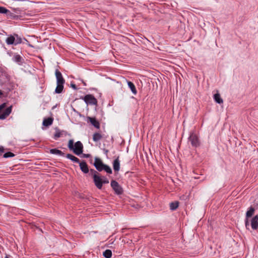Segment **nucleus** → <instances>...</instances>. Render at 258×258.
I'll list each match as a JSON object with an SVG mask.
<instances>
[{"instance_id":"26","label":"nucleus","mask_w":258,"mask_h":258,"mask_svg":"<svg viewBox=\"0 0 258 258\" xmlns=\"http://www.w3.org/2000/svg\"><path fill=\"white\" fill-rule=\"evenodd\" d=\"M103 170L106 172V173L108 174H112V171L110 166H109L107 165H105V166L103 168Z\"/></svg>"},{"instance_id":"37","label":"nucleus","mask_w":258,"mask_h":258,"mask_svg":"<svg viewBox=\"0 0 258 258\" xmlns=\"http://www.w3.org/2000/svg\"><path fill=\"white\" fill-rule=\"evenodd\" d=\"M4 152V148L3 146H0V152Z\"/></svg>"},{"instance_id":"40","label":"nucleus","mask_w":258,"mask_h":258,"mask_svg":"<svg viewBox=\"0 0 258 258\" xmlns=\"http://www.w3.org/2000/svg\"><path fill=\"white\" fill-rule=\"evenodd\" d=\"M5 258H10L7 255L5 256Z\"/></svg>"},{"instance_id":"31","label":"nucleus","mask_w":258,"mask_h":258,"mask_svg":"<svg viewBox=\"0 0 258 258\" xmlns=\"http://www.w3.org/2000/svg\"><path fill=\"white\" fill-rule=\"evenodd\" d=\"M102 185L103 184H106V183H109V180L108 179V178L106 177V176H102Z\"/></svg>"},{"instance_id":"13","label":"nucleus","mask_w":258,"mask_h":258,"mask_svg":"<svg viewBox=\"0 0 258 258\" xmlns=\"http://www.w3.org/2000/svg\"><path fill=\"white\" fill-rule=\"evenodd\" d=\"M53 120V119L52 117L44 118L42 123L43 125L45 126H48L52 124Z\"/></svg>"},{"instance_id":"3","label":"nucleus","mask_w":258,"mask_h":258,"mask_svg":"<svg viewBox=\"0 0 258 258\" xmlns=\"http://www.w3.org/2000/svg\"><path fill=\"white\" fill-rule=\"evenodd\" d=\"M82 99L87 104L96 105L97 104V100L92 94H87Z\"/></svg>"},{"instance_id":"6","label":"nucleus","mask_w":258,"mask_h":258,"mask_svg":"<svg viewBox=\"0 0 258 258\" xmlns=\"http://www.w3.org/2000/svg\"><path fill=\"white\" fill-rule=\"evenodd\" d=\"M105 165V164L103 163L102 161L100 158L95 157L94 166L97 171L99 172L103 171Z\"/></svg>"},{"instance_id":"11","label":"nucleus","mask_w":258,"mask_h":258,"mask_svg":"<svg viewBox=\"0 0 258 258\" xmlns=\"http://www.w3.org/2000/svg\"><path fill=\"white\" fill-rule=\"evenodd\" d=\"M80 169L81 171L84 173H87L89 172L88 166L86 162L85 161H82L79 163Z\"/></svg>"},{"instance_id":"15","label":"nucleus","mask_w":258,"mask_h":258,"mask_svg":"<svg viewBox=\"0 0 258 258\" xmlns=\"http://www.w3.org/2000/svg\"><path fill=\"white\" fill-rule=\"evenodd\" d=\"M66 157L68 159H70L71 161H72L74 162H75L77 163H79L80 162L79 158H78L77 157L74 156V155H73L71 154H67L66 155Z\"/></svg>"},{"instance_id":"18","label":"nucleus","mask_w":258,"mask_h":258,"mask_svg":"<svg viewBox=\"0 0 258 258\" xmlns=\"http://www.w3.org/2000/svg\"><path fill=\"white\" fill-rule=\"evenodd\" d=\"M254 211L255 209L253 207H250L249 208L248 210L246 213V218H249L251 217L254 214Z\"/></svg>"},{"instance_id":"29","label":"nucleus","mask_w":258,"mask_h":258,"mask_svg":"<svg viewBox=\"0 0 258 258\" xmlns=\"http://www.w3.org/2000/svg\"><path fill=\"white\" fill-rule=\"evenodd\" d=\"M74 141L73 140H70L69 141L68 143V148L70 149L73 151V149L74 148Z\"/></svg>"},{"instance_id":"21","label":"nucleus","mask_w":258,"mask_h":258,"mask_svg":"<svg viewBox=\"0 0 258 258\" xmlns=\"http://www.w3.org/2000/svg\"><path fill=\"white\" fill-rule=\"evenodd\" d=\"M214 99L215 101L218 104H221L223 102V100L221 98L220 95L219 93L215 94L214 95Z\"/></svg>"},{"instance_id":"35","label":"nucleus","mask_w":258,"mask_h":258,"mask_svg":"<svg viewBox=\"0 0 258 258\" xmlns=\"http://www.w3.org/2000/svg\"><path fill=\"white\" fill-rule=\"evenodd\" d=\"M248 218H246L245 220V224L246 227H247L248 226H249V222H248Z\"/></svg>"},{"instance_id":"23","label":"nucleus","mask_w":258,"mask_h":258,"mask_svg":"<svg viewBox=\"0 0 258 258\" xmlns=\"http://www.w3.org/2000/svg\"><path fill=\"white\" fill-rule=\"evenodd\" d=\"M103 255L106 258H110L112 256V251L110 249L105 250L103 253Z\"/></svg>"},{"instance_id":"30","label":"nucleus","mask_w":258,"mask_h":258,"mask_svg":"<svg viewBox=\"0 0 258 258\" xmlns=\"http://www.w3.org/2000/svg\"><path fill=\"white\" fill-rule=\"evenodd\" d=\"M61 136V132L58 130H57V131H56V132H55V134L54 135V139L55 140H56L58 138L60 137Z\"/></svg>"},{"instance_id":"25","label":"nucleus","mask_w":258,"mask_h":258,"mask_svg":"<svg viewBox=\"0 0 258 258\" xmlns=\"http://www.w3.org/2000/svg\"><path fill=\"white\" fill-rule=\"evenodd\" d=\"M15 37V45L20 44L22 43V39L21 37H20L18 34H14Z\"/></svg>"},{"instance_id":"36","label":"nucleus","mask_w":258,"mask_h":258,"mask_svg":"<svg viewBox=\"0 0 258 258\" xmlns=\"http://www.w3.org/2000/svg\"><path fill=\"white\" fill-rule=\"evenodd\" d=\"M90 154H83V157H85V158H89L90 157Z\"/></svg>"},{"instance_id":"16","label":"nucleus","mask_w":258,"mask_h":258,"mask_svg":"<svg viewBox=\"0 0 258 258\" xmlns=\"http://www.w3.org/2000/svg\"><path fill=\"white\" fill-rule=\"evenodd\" d=\"M103 138L102 135L98 132L95 133L93 135V140L97 142L100 141Z\"/></svg>"},{"instance_id":"38","label":"nucleus","mask_w":258,"mask_h":258,"mask_svg":"<svg viewBox=\"0 0 258 258\" xmlns=\"http://www.w3.org/2000/svg\"><path fill=\"white\" fill-rule=\"evenodd\" d=\"M108 152V150H105V153L106 154H107Z\"/></svg>"},{"instance_id":"33","label":"nucleus","mask_w":258,"mask_h":258,"mask_svg":"<svg viewBox=\"0 0 258 258\" xmlns=\"http://www.w3.org/2000/svg\"><path fill=\"white\" fill-rule=\"evenodd\" d=\"M90 172H91L92 174H93V175H98L99 174L97 171H96L94 169H91Z\"/></svg>"},{"instance_id":"27","label":"nucleus","mask_w":258,"mask_h":258,"mask_svg":"<svg viewBox=\"0 0 258 258\" xmlns=\"http://www.w3.org/2000/svg\"><path fill=\"white\" fill-rule=\"evenodd\" d=\"M15 156V154L11 152H8L4 154L3 157L5 158L13 157Z\"/></svg>"},{"instance_id":"34","label":"nucleus","mask_w":258,"mask_h":258,"mask_svg":"<svg viewBox=\"0 0 258 258\" xmlns=\"http://www.w3.org/2000/svg\"><path fill=\"white\" fill-rule=\"evenodd\" d=\"M71 86L72 87V88H73L74 90H77L78 88H77V87L76 86V85L74 84H71Z\"/></svg>"},{"instance_id":"2","label":"nucleus","mask_w":258,"mask_h":258,"mask_svg":"<svg viewBox=\"0 0 258 258\" xmlns=\"http://www.w3.org/2000/svg\"><path fill=\"white\" fill-rule=\"evenodd\" d=\"M110 185L116 195H120L123 194V190L122 187L116 181L114 180H111Z\"/></svg>"},{"instance_id":"19","label":"nucleus","mask_w":258,"mask_h":258,"mask_svg":"<svg viewBox=\"0 0 258 258\" xmlns=\"http://www.w3.org/2000/svg\"><path fill=\"white\" fill-rule=\"evenodd\" d=\"M127 85H128V87L131 89L132 93L134 94H136L137 93V91L136 87H135V85L134 84V83L131 81H128L127 82Z\"/></svg>"},{"instance_id":"7","label":"nucleus","mask_w":258,"mask_h":258,"mask_svg":"<svg viewBox=\"0 0 258 258\" xmlns=\"http://www.w3.org/2000/svg\"><path fill=\"white\" fill-rule=\"evenodd\" d=\"M55 75L56 78L57 84H64L65 80L62 77V74L58 70L56 69L55 71Z\"/></svg>"},{"instance_id":"9","label":"nucleus","mask_w":258,"mask_h":258,"mask_svg":"<svg viewBox=\"0 0 258 258\" xmlns=\"http://www.w3.org/2000/svg\"><path fill=\"white\" fill-rule=\"evenodd\" d=\"M12 106H11L5 110V111L0 114V119H5L7 116H8L11 113L12 111Z\"/></svg>"},{"instance_id":"39","label":"nucleus","mask_w":258,"mask_h":258,"mask_svg":"<svg viewBox=\"0 0 258 258\" xmlns=\"http://www.w3.org/2000/svg\"><path fill=\"white\" fill-rule=\"evenodd\" d=\"M3 94L2 91L0 90V95Z\"/></svg>"},{"instance_id":"4","label":"nucleus","mask_w":258,"mask_h":258,"mask_svg":"<svg viewBox=\"0 0 258 258\" xmlns=\"http://www.w3.org/2000/svg\"><path fill=\"white\" fill-rule=\"evenodd\" d=\"M73 152L77 155H79L83 153V145L80 141H77L74 145Z\"/></svg>"},{"instance_id":"24","label":"nucleus","mask_w":258,"mask_h":258,"mask_svg":"<svg viewBox=\"0 0 258 258\" xmlns=\"http://www.w3.org/2000/svg\"><path fill=\"white\" fill-rule=\"evenodd\" d=\"M13 59L14 61L20 63L22 62V57L19 54H16L13 56Z\"/></svg>"},{"instance_id":"5","label":"nucleus","mask_w":258,"mask_h":258,"mask_svg":"<svg viewBox=\"0 0 258 258\" xmlns=\"http://www.w3.org/2000/svg\"><path fill=\"white\" fill-rule=\"evenodd\" d=\"M93 181L96 187L101 189L102 188V176L100 175V174L98 175H93Z\"/></svg>"},{"instance_id":"1","label":"nucleus","mask_w":258,"mask_h":258,"mask_svg":"<svg viewBox=\"0 0 258 258\" xmlns=\"http://www.w3.org/2000/svg\"><path fill=\"white\" fill-rule=\"evenodd\" d=\"M188 140L193 147H197L200 145V142L199 137L198 135L194 132L190 133Z\"/></svg>"},{"instance_id":"14","label":"nucleus","mask_w":258,"mask_h":258,"mask_svg":"<svg viewBox=\"0 0 258 258\" xmlns=\"http://www.w3.org/2000/svg\"><path fill=\"white\" fill-rule=\"evenodd\" d=\"M6 43L8 44V45H11V44H14L15 45V35L13 36V35H10V36H9L6 40Z\"/></svg>"},{"instance_id":"17","label":"nucleus","mask_w":258,"mask_h":258,"mask_svg":"<svg viewBox=\"0 0 258 258\" xmlns=\"http://www.w3.org/2000/svg\"><path fill=\"white\" fill-rule=\"evenodd\" d=\"M50 153L52 154L58 155L61 156H64V153H63L61 151L57 149H52L50 150Z\"/></svg>"},{"instance_id":"10","label":"nucleus","mask_w":258,"mask_h":258,"mask_svg":"<svg viewBox=\"0 0 258 258\" xmlns=\"http://www.w3.org/2000/svg\"><path fill=\"white\" fill-rule=\"evenodd\" d=\"M113 170L115 172H118L120 169V161L119 157H117L112 163Z\"/></svg>"},{"instance_id":"12","label":"nucleus","mask_w":258,"mask_h":258,"mask_svg":"<svg viewBox=\"0 0 258 258\" xmlns=\"http://www.w3.org/2000/svg\"><path fill=\"white\" fill-rule=\"evenodd\" d=\"M87 119L94 127L97 128H100V123L95 117H88Z\"/></svg>"},{"instance_id":"28","label":"nucleus","mask_w":258,"mask_h":258,"mask_svg":"<svg viewBox=\"0 0 258 258\" xmlns=\"http://www.w3.org/2000/svg\"><path fill=\"white\" fill-rule=\"evenodd\" d=\"M10 13V11L4 7H0V14H7Z\"/></svg>"},{"instance_id":"22","label":"nucleus","mask_w":258,"mask_h":258,"mask_svg":"<svg viewBox=\"0 0 258 258\" xmlns=\"http://www.w3.org/2000/svg\"><path fill=\"white\" fill-rule=\"evenodd\" d=\"M179 206V202L177 201H175L173 202H171L170 203V209L172 211L175 210Z\"/></svg>"},{"instance_id":"20","label":"nucleus","mask_w":258,"mask_h":258,"mask_svg":"<svg viewBox=\"0 0 258 258\" xmlns=\"http://www.w3.org/2000/svg\"><path fill=\"white\" fill-rule=\"evenodd\" d=\"M64 84H57V86L55 90V93L57 94L61 93L63 89Z\"/></svg>"},{"instance_id":"8","label":"nucleus","mask_w":258,"mask_h":258,"mask_svg":"<svg viewBox=\"0 0 258 258\" xmlns=\"http://www.w3.org/2000/svg\"><path fill=\"white\" fill-rule=\"evenodd\" d=\"M251 226L252 229H258V215L254 216L251 220Z\"/></svg>"},{"instance_id":"32","label":"nucleus","mask_w":258,"mask_h":258,"mask_svg":"<svg viewBox=\"0 0 258 258\" xmlns=\"http://www.w3.org/2000/svg\"><path fill=\"white\" fill-rule=\"evenodd\" d=\"M6 106V103H3V104L0 105V111L2 110L4 108H5Z\"/></svg>"}]
</instances>
